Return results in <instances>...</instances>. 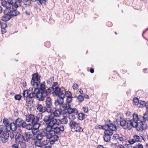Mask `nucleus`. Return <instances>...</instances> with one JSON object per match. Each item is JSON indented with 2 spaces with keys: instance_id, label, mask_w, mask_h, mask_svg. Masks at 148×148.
Masks as SVG:
<instances>
[{
  "instance_id": "16",
  "label": "nucleus",
  "mask_w": 148,
  "mask_h": 148,
  "mask_svg": "<svg viewBox=\"0 0 148 148\" xmlns=\"http://www.w3.org/2000/svg\"><path fill=\"white\" fill-rule=\"evenodd\" d=\"M24 141L25 142H28L33 139L32 134L29 132H25L23 133Z\"/></svg>"
},
{
  "instance_id": "31",
  "label": "nucleus",
  "mask_w": 148,
  "mask_h": 148,
  "mask_svg": "<svg viewBox=\"0 0 148 148\" xmlns=\"http://www.w3.org/2000/svg\"><path fill=\"white\" fill-rule=\"evenodd\" d=\"M130 121H132V122L133 123V124H134V122H137L139 121L140 120H139L138 115L137 114L134 113L133 114V119L132 120L131 119Z\"/></svg>"
},
{
  "instance_id": "45",
  "label": "nucleus",
  "mask_w": 148,
  "mask_h": 148,
  "mask_svg": "<svg viewBox=\"0 0 148 148\" xmlns=\"http://www.w3.org/2000/svg\"><path fill=\"white\" fill-rule=\"evenodd\" d=\"M22 96L19 95H17L15 96L14 98L16 100L19 101L21 99Z\"/></svg>"
},
{
  "instance_id": "7",
  "label": "nucleus",
  "mask_w": 148,
  "mask_h": 148,
  "mask_svg": "<svg viewBox=\"0 0 148 148\" xmlns=\"http://www.w3.org/2000/svg\"><path fill=\"white\" fill-rule=\"evenodd\" d=\"M132 121L126 120L125 119H121L120 121V125L123 129L131 130L133 127V124Z\"/></svg>"
},
{
  "instance_id": "9",
  "label": "nucleus",
  "mask_w": 148,
  "mask_h": 148,
  "mask_svg": "<svg viewBox=\"0 0 148 148\" xmlns=\"http://www.w3.org/2000/svg\"><path fill=\"white\" fill-rule=\"evenodd\" d=\"M71 105L69 103H66L63 105L62 108L63 110H67V112L69 114L74 113L77 115L78 113L77 110L75 108L71 107Z\"/></svg>"
},
{
  "instance_id": "60",
  "label": "nucleus",
  "mask_w": 148,
  "mask_h": 148,
  "mask_svg": "<svg viewBox=\"0 0 148 148\" xmlns=\"http://www.w3.org/2000/svg\"><path fill=\"white\" fill-rule=\"evenodd\" d=\"M12 148H18V147L16 144H14L12 146Z\"/></svg>"
},
{
  "instance_id": "42",
  "label": "nucleus",
  "mask_w": 148,
  "mask_h": 148,
  "mask_svg": "<svg viewBox=\"0 0 148 148\" xmlns=\"http://www.w3.org/2000/svg\"><path fill=\"white\" fill-rule=\"evenodd\" d=\"M23 96L25 97H29V95H28V92L27 90H25L23 91Z\"/></svg>"
},
{
  "instance_id": "39",
  "label": "nucleus",
  "mask_w": 148,
  "mask_h": 148,
  "mask_svg": "<svg viewBox=\"0 0 148 148\" xmlns=\"http://www.w3.org/2000/svg\"><path fill=\"white\" fill-rule=\"evenodd\" d=\"M143 121H145L148 120V112H146L144 114V116H143Z\"/></svg>"
},
{
  "instance_id": "41",
  "label": "nucleus",
  "mask_w": 148,
  "mask_h": 148,
  "mask_svg": "<svg viewBox=\"0 0 148 148\" xmlns=\"http://www.w3.org/2000/svg\"><path fill=\"white\" fill-rule=\"evenodd\" d=\"M19 144L22 148H26L27 147L26 143L23 141L20 142Z\"/></svg>"
},
{
  "instance_id": "32",
  "label": "nucleus",
  "mask_w": 148,
  "mask_h": 148,
  "mask_svg": "<svg viewBox=\"0 0 148 148\" xmlns=\"http://www.w3.org/2000/svg\"><path fill=\"white\" fill-rule=\"evenodd\" d=\"M10 127L11 130L13 131H15L16 130L17 126L14 122L10 123Z\"/></svg>"
},
{
  "instance_id": "22",
  "label": "nucleus",
  "mask_w": 148,
  "mask_h": 148,
  "mask_svg": "<svg viewBox=\"0 0 148 148\" xmlns=\"http://www.w3.org/2000/svg\"><path fill=\"white\" fill-rule=\"evenodd\" d=\"M37 110L40 112L43 113L45 111L49 112L48 109L46 107H43L40 104H38L36 107Z\"/></svg>"
},
{
  "instance_id": "35",
  "label": "nucleus",
  "mask_w": 148,
  "mask_h": 148,
  "mask_svg": "<svg viewBox=\"0 0 148 148\" xmlns=\"http://www.w3.org/2000/svg\"><path fill=\"white\" fill-rule=\"evenodd\" d=\"M85 118V115L83 113H79L78 114V118L79 120H82Z\"/></svg>"
},
{
  "instance_id": "50",
  "label": "nucleus",
  "mask_w": 148,
  "mask_h": 148,
  "mask_svg": "<svg viewBox=\"0 0 148 148\" xmlns=\"http://www.w3.org/2000/svg\"><path fill=\"white\" fill-rule=\"evenodd\" d=\"M57 83L56 82H54L53 83L52 87H51L52 88V90L53 89L54 90L55 87H57L58 86H56L57 84Z\"/></svg>"
},
{
  "instance_id": "49",
  "label": "nucleus",
  "mask_w": 148,
  "mask_h": 148,
  "mask_svg": "<svg viewBox=\"0 0 148 148\" xmlns=\"http://www.w3.org/2000/svg\"><path fill=\"white\" fill-rule=\"evenodd\" d=\"M106 124L105 125H104L103 126H102L101 125H99L97 126V127H98L99 129H105V128H107V129H108V127H104L106 125H108V124H106Z\"/></svg>"
},
{
  "instance_id": "1",
  "label": "nucleus",
  "mask_w": 148,
  "mask_h": 148,
  "mask_svg": "<svg viewBox=\"0 0 148 148\" xmlns=\"http://www.w3.org/2000/svg\"><path fill=\"white\" fill-rule=\"evenodd\" d=\"M45 82H43L42 83L40 82L36 83L35 86H33L34 88L33 92L29 94V97L30 98H34L39 100L45 90Z\"/></svg>"
},
{
  "instance_id": "3",
  "label": "nucleus",
  "mask_w": 148,
  "mask_h": 148,
  "mask_svg": "<svg viewBox=\"0 0 148 148\" xmlns=\"http://www.w3.org/2000/svg\"><path fill=\"white\" fill-rule=\"evenodd\" d=\"M9 137V133L7 131H5V129L3 128V125H0V138L2 143H5L8 140Z\"/></svg>"
},
{
  "instance_id": "63",
  "label": "nucleus",
  "mask_w": 148,
  "mask_h": 148,
  "mask_svg": "<svg viewBox=\"0 0 148 148\" xmlns=\"http://www.w3.org/2000/svg\"><path fill=\"white\" fill-rule=\"evenodd\" d=\"M25 13L27 15H30V12L29 11H25Z\"/></svg>"
},
{
  "instance_id": "4",
  "label": "nucleus",
  "mask_w": 148,
  "mask_h": 148,
  "mask_svg": "<svg viewBox=\"0 0 148 148\" xmlns=\"http://www.w3.org/2000/svg\"><path fill=\"white\" fill-rule=\"evenodd\" d=\"M8 6L10 8V11L16 13L17 15L19 14L20 12L16 10V9L20 6L18 5L16 0H8Z\"/></svg>"
},
{
  "instance_id": "5",
  "label": "nucleus",
  "mask_w": 148,
  "mask_h": 148,
  "mask_svg": "<svg viewBox=\"0 0 148 148\" xmlns=\"http://www.w3.org/2000/svg\"><path fill=\"white\" fill-rule=\"evenodd\" d=\"M46 138L49 139L51 144L52 145L55 142L59 139V136L57 135L54 134L53 130L48 131Z\"/></svg>"
},
{
  "instance_id": "33",
  "label": "nucleus",
  "mask_w": 148,
  "mask_h": 148,
  "mask_svg": "<svg viewBox=\"0 0 148 148\" xmlns=\"http://www.w3.org/2000/svg\"><path fill=\"white\" fill-rule=\"evenodd\" d=\"M58 120L60 121L61 123L64 124H66L68 121L67 118L65 116H64V118L61 119L60 120Z\"/></svg>"
},
{
  "instance_id": "48",
  "label": "nucleus",
  "mask_w": 148,
  "mask_h": 148,
  "mask_svg": "<svg viewBox=\"0 0 148 148\" xmlns=\"http://www.w3.org/2000/svg\"><path fill=\"white\" fill-rule=\"evenodd\" d=\"M72 97H67L66 99V103H71L72 101Z\"/></svg>"
},
{
  "instance_id": "19",
  "label": "nucleus",
  "mask_w": 148,
  "mask_h": 148,
  "mask_svg": "<svg viewBox=\"0 0 148 148\" xmlns=\"http://www.w3.org/2000/svg\"><path fill=\"white\" fill-rule=\"evenodd\" d=\"M58 120L56 119H54L53 116L52 119H51L49 123L47 124V126L48 127H50L52 128L55 125H59V123H58Z\"/></svg>"
},
{
  "instance_id": "26",
  "label": "nucleus",
  "mask_w": 148,
  "mask_h": 148,
  "mask_svg": "<svg viewBox=\"0 0 148 148\" xmlns=\"http://www.w3.org/2000/svg\"><path fill=\"white\" fill-rule=\"evenodd\" d=\"M1 3L3 7L5 8V10H6L7 9L8 10H10V8L8 6V1H6L5 0H2L1 2Z\"/></svg>"
},
{
  "instance_id": "51",
  "label": "nucleus",
  "mask_w": 148,
  "mask_h": 148,
  "mask_svg": "<svg viewBox=\"0 0 148 148\" xmlns=\"http://www.w3.org/2000/svg\"><path fill=\"white\" fill-rule=\"evenodd\" d=\"M69 118L71 119H74L75 118V114H71L69 115Z\"/></svg>"
},
{
  "instance_id": "15",
  "label": "nucleus",
  "mask_w": 148,
  "mask_h": 148,
  "mask_svg": "<svg viewBox=\"0 0 148 148\" xmlns=\"http://www.w3.org/2000/svg\"><path fill=\"white\" fill-rule=\"evenodd\" d=\"M14 122L17 125V127L25 128L26 125V122L19 118H17L15 120Z\"/></svg>"
},
{
  "instance_id": "47",
  "label": "nucleus",
  "mask_w": 148,
  "mask_h": 148,
  "mask_svg": "<svg viewBox=\"0 0 148 148\" xmlns=\"http://www.w3.org/2000/svg\"><path fill=\"white\" fill-rule=\"evenodd\" d=\"M1 29H5L7 27V25L6 23H1Z\"/></svg>"
},
{
  "instance_id": "62",
  "label": "nucleus",
  "mask_w": 148,
  "mask_h": 148,
  "mask_svg": "<svg viewBox=\"0 0 148 148\" xmlns=\"http://www.w3.org/2000/svg\"><path fill=\"white\" fill-rule=\"evenodd\" d=\"M90 72L91 73H94V70L92 68H91L90 69Z\"/></svg>"
},
{
  "instance_id": "29",
  "label": "nucleus",
  "mask_w": 148,
  "mask_h": 148,
  "mask_svg": "<svg viewBox=\"0 0 148 148\" xmlns=\"http://www.w3.org/2000/svg\"><path fill=\"white\" fill-rule=\"evenodd\" d=\"M39 121H36V122H35L34 123H33L32 124V127L33 131L36 130L37 131V130L40 127V124L38 123Z\"/></svg>"
},
{
  "instance_id": "52",
  "label": "nucleus",
  "mask_w": 148,
  "mask_h": 148,
  "mask_svg": "<svg viewBox=\"0 0 148 148\" xmlns=\"http://www.w3.org/2000/svg\"><path fill=\"white\" fill-rule=\"evenodd\" d=\"M83 109L84 112L87 113L88 111V108L87 106H85L83 107Z\"/></svg>"
},
{
  "instance_id": "6",
  "label": "nucleus",
  "mask_w": 148,
  "mask_h": 148,
  "mask_svg": "<svg viewBox=\"0 0 148 148\" xmlns=\"http://www.w3.org/2000/svg\"><path fill=\"white\" fill-rule=\"evenodd\" d=\"M4 15L1 17V20L5 22L9 21L11 18V16H14L18 15L14 12L8 10L7 9L4 10Z\"/></svg>"
},
{
  "instance_id": "21",
  "label": "nucleus",
  "mask_w": 148,
  "mask_h": 148,
  "mask_svg": "<svg viewBox=\"0 0 148 148\" xmlns=\"http://www.w3.org/2000/svg\"><path fill=\"white\" fill-rule=\"evenodd\" d=\"M45 104L46 106H47V108H48L49 109L48 112H51V107L52 105L51 103V98L49 97H48L47 98Z\"/></svg>"
},
{
  "instance_id": "43",
  "label": "nucleus",
  "mask_w": 148,
  "mask_h": 148,
  "mask_svg": "<svg viewBox=\"0 0 148 148\" xmlns=\"http://www.w3.org/2000/svg\"><path fill=\"white\" fill-rule=\"evenodd\" d=\"M64 94H65V96L66 95V97H71V93L69 91H65V92H64Z\"/></svg>"
},
{
  "instance_id": "64",
  "label": "nucleus",
  "mask_w": 148,
  "mask_h": 148,
  "mask_svg": "<svg viewBox=\"0 0 148 148\" xmlns=\"http://www.w3.org/2000/svg\"><path fill=\"white\" fill-rule=\"evenodd\" d=\"M119 148H126L124 146H123L121 145H119Z\"/></svg>"
},
{
  "instance_id": "18",
  "label": "nucleus",
  "mask_w": 148,
  "mask_h": 148,
  "mask_svg": "<svg viewBox=\"0 0 148 148\" xmlns=\"http://www.w3.org/2000/svg\"><path fill=\"white\" fill-rule=\"evenodd\" d=\"M64 130L63 126L61 125L59 127H56L53 128V130L54 132V134L57 135L58 136H61V132H63Z\"/></svg>"
},
{
  "instance_id": "37",
  "label": "nucleus",
  "mask_w": 148,
  "mask_h": 148,
  "mask_svg": "<svg viewBox=\"0 0 148 148\" xmlns=\"http://www.w3.org/2000/svg\"><path fill=\"white\" fill-rule=\"evenodd\" d=\"M77 99L79 104L81 103L84 100V99L83 97L80 95H79L77 97Z\"/></svg>"
},
{
  "instance_id": "2",
  "label": "nucleus",
  "mask_w": 148,
  "mask_h": 148,
  "mask_svg": "<svg viewBox=\"0 0 148 148\" xmlns=\"http://www.w3.org/2000/svg\"><path fill=\"white\" fill-rule=\"evenodd\" d=\"M107 127L108 129H105L104 132L103 138L104 141L108 142L111 140V136L113 134V132L116 131L117 130L116 125L112 123H110L108 125H106L104 127Z\"/></svg>"
},
{
  "instance_id": "14",
  "label": "nucleus",
  "mask_w": 148,
  "mask_h": 148,
  "mask_svg": "<svg viewBox=\"0 0 148 148\" xmlns=\"http://www.w3.org/2000/svg\"><path fill=\"white\" fill-rule=\"evenodd\" d=\"M53 90H52L51 88H48L46 90L44 91L43 94H41L42 95L40 98H39V101H43L44 100L45 98L48 95L51 94V92H52V93Z\"/></svg>"
},
{
  "instance_id": "44",
  "label": "nucleus",
  "mask_w": 148,
  "mask_h": 148,
  "mask_svg": "<svg viewBox=\"0 0 148 148\" xmlns=\"http://www.w3.org/2000/svg\"><path fill=\"white\" fill-rule=\"evenodd\" d=\"M36 145L39 147H41L42 145V143L40 141H36L35 143Z\"/></svg>"
},
{
  "instance_id": "46",
  "label": "nucleus",
  "mask_w": 148,
  "mask_h": 148,
  "mask_svg": "<svg viewBox=\"0 0 148 148\" xmlns=\"http://www.w3.org/2000/svg\"><path fill=\"white\" fill-rule=\"evenodd\" d=\"M3 123L5 126L8 125L9 124L8 119H4L3 120Z\"/></svg>"
},
{
  "instance_id": "53",
  "label": "nucleus",
  "mask_w": 148,
  "mask_h": 148,
  "mask_svg": "<svg viewBox=\"0 0 148 148\" xmlns=\"http://www.w3.org/2000/svg\"><path fill=\"white\" fill-rule=\"evenodd\" d=\"M139 103L140 105H141L143 107L145 106V105L146 104L145 101H143L140 100V101H139Z\"/></svg>"
},
{
  "instance_id": "25",
  "label": "nucleus",
  "mask_w": 148,
  "mask_h": 148,
  "mask_svg": "<svg viewBox=\"0 0 148 148\" xmlns=\"http://www.w3.org/2000/svg\"><path fill=\"white\" fill-rule=\"evenodd\" d=\"M53 114H51L50 115L45 116L43 118V120L47 125L51 119H52L53 116Z\"/></svg>"
},
{
  "instance_id": "61",
  "label": "nucleus",
  "mask_w": 148,
  "mask_h": 148,
  "mask_svg": "<svg viewBox=\"0 0 148 148\" xmlns=\"http://www.w3.org/2000/svg\"><path fill=\"white\" fill-rule=\"evenodd\" d=\"M145 106L146 107V108L148 111V101H147L146 103H145Z\"/></svg>"
},
{
  "instance_id": "40",
  "label": "nucleus",
  "mask_w": 148,
  "mask_h": 148,
  "mask_svg": "<svg viewBox=\"0 0 148 148\" xmlns=\"http://www.w3.org/2000/svg\"><path fill=\"white\" fill-rule=\"evenodd\" d=\"M133 101L134 104L136 106L138 105L140 101L138 98L136 97L133 99Z\"/></svg>"
},
{
  "instance_id": "58",
  "label": "nucleus",
  "mask_w": 148,
  "mask_h": 148,
  "mask_svg": "<svg viewBox=\"0 0 148 148\" xmlns=\"http://www.w3.org/2000/svg\"><path fill=\"white\" fill-rule=\"evenodd\" d=\"M54 77H52L51 78H50L49 79V80L47 81L48 83H50V82H52L54 80Z\"/></svg>"
},
{
  "instance_id": "23",
  "label": "nucleus",
  "mask_w": 148,
  "mask_h": 148,
  "mask_svg": "<svg viewBox=\"0 0 148 148\" xmlns=\"http://www.w3.org/2000/svg\"><path fill=\"white\" fill-rule=\"evenodd\" d=\"M16 143V144H19L20 142L24 140L23 133L22 134H19L16 135L15 136Z\"/></svg>"
},
{
  "instance_id": "13",
  "label": "nucleus",
  "mask_w": 148,
  "mask_h": 148,
  "mask_svg": "<svg viewBox=\"0 0 148 148\" xmlns=\"http://www.w3.org/2000/svg\"><path fill=\"white\" fill-rule=\"evenodd\" d=\"M32 76L31 84L33 86H35L36 83L40 82V76L39 75L38 73H35L32 74Z\"/></svg>"
},
{
  "instance_id": "8",
  "label": "nucleus",
  "mask_w": 148,
  "mask_h": 148,
  "mask_svg": "<svg viewBox=\"0 0 148 148\" xmlns=\"http://www.w3.org/2000/svg\"><path fill=\"white\" fill-rule=\"evenodd\" d=\"M133 127L136 128L137 130L143 131L146 130L147 128V124L145 121H142L140 120L137 122H134Z\"/></svg>"
},
{
  "instance_id": "38",
  "label": "nucleus",
  "mask_w": 148,
  "mask_h": 148,
  "mask_svg": "<svg viewBox=\"0 0 148 148\" xmlns=\"http://www.w3.org/2000/svg\"><path fill=\"white\" fill-rule=\"evenodd\" d=\"M3 128L5 129V131H7L8 132L11 130V128L10 127V124L9 125H8L5 126L3 125Z\"/></svg>"
},
{
  "instance_id": "24",
  "label": "nucleus",
  "mask_w": 148,
  "mask_h": 148,
  "mask_svg": "<svg viewBox=\"0 0 148 148\" xmlns=\"http://www.w3.org/2000/svg\"><path fill=\"white\" fill-rule=\"evenodd\" d=\"M79 125L75 121L73 120H71L69 124V126L72 130H73Z\"/></svg>"
},
{
  "instance_id": "54",
  "label": "nucleus",
  "mask_w": 148,
  "mask_h": 148,
  "mask_svg": "<svg viewBox=\"0 0 148 148\" xmlns=\"http://www.w3.org/2000/svg\"><path fill=\"white\" fill-rule=\"evenodd\" d=\"M134 138H133L131 140H128V142L130 144H133L134 143L136 142L135 141H134Z\"/></svg>"
},
{
  "instance_id": "30",
  "label": "nucleus",
  "mask_w": 148,
  "mask_h": 148,
  "mask_svg": "<svg viewBox=\"0 0 148 148\" xmlns=\"http://www.w3.org/2000/svg\"><path fill=\"white\" fill-rule=\"evenodd\" d=\"M25 128L28 130H32V132L33 134H35L37 133L38 131H36V132H34L33 130L32 125L30 124H27L26 123V125L25 126Z\"/></svg>"
},
{
  "instance_id": "36",
  "label": "nucleus",
  "mask_w": 148,
  "mask_h": 148,
  "mask_svg": "<svg viewBox=\"0 0 148 148\" xmlns=\"http://www.w3.org/2000/svg\"><path fill=\"white\" fill-rule=\"evenodd\" d=\"M74 131L76 132H82L83 131V129L80 127L79 125H78L73 130Z\"/></svg>"
},
{
  "instance_id": "12",
  "label": "nucleus",
  "mask_w": 148,
  "mask_h": 148,
  "mask_svg": "<svg viewBox=\"0 0 148 148\" xmlns=\"http://www.w3.org/2000/svg\"><path fill=\"white\" fill-rule=\"evenodd\" d=\"M48 131L46 129L40 130L36 136V138L39 140H41L43 137H47Z\"/></svg>"
},
{
  "instance_id": "56",
  "label": "nucleus",
  "mask_w": 148,
  "mask_h": 148,
  "mask_svg": "<svg viewBox=\"0 0 148 148\" xmlns=\"http://www.w3.org/2000/svg\"><path fill=\"white\" fill-rule=\"evenodd\" d=\"M44 44H45V46L46 47H49L50 46V42L49 41H47V42H45Z\"/></svg>"
},
{
  "instance_id": "17",
  "label": "nucleus",
  "mask_w": 148,
  "mask_h": 148,
  "mask_svg": "<svg viewBox=\"0 0 148 148\" xmlns=\"http://www.w3.org/2000/svg\"><path fill=\"white\" fill-rule=\"evenodd\" d=\"M53 92H52V93L54 92L55 94L56 95L58 96V97H59L60 95H61V94L63 93L64 95H65L64 92H65V89L63 88H60L58 87H55L54 90L53 89Z\"/></svg>"
},
{
  "instance_id": "59",
  "label": "nucleus",
  "mask_w": 148,
  "mask_h": 148,
  "mask_svg": "<svg viewBox=\"0 0 148 148\" xmlns=\"http://www.w3.org/2000/svg\"><path fill=\"white\" fill-rule=\"evenodd\" d=\"M1 32L2 34H3L6 32V30L5 29H1Z\"/></svg>"
},
{
  "instance_id": "57",
  "label": "nucleus",
  "mask_w": 148,
  "mask_h": 148,
  "mask_svg": "<svg viewBox=\"0 0 148 148\" xmlns=\"http://www.w3.org/2000/svg\"><path fill=\"white\" fill-rule=\"evenodd\" d=\"M78 85L77 84L75 83L73 85L72 88L74 89H77L78 88Z\"/></svg>"
},
{
  "instance_id": "55",
  "label": "nucleus",
  "mask_w": 148,
  "mask_h": 148,
  "mask_svg": "<svg viewBox=\"0 0 148 148\" xmlns=\"http://www.w3.org/2000/svg\"><path fill=\"white\" fill-rule=\"evenodd\" d=\"M134 148H143V145L140 144H138L136 147H134Z\"/></svg>"
},
{
  "instance_id": "11",
  "label": "nucleus",
  "mask_w": 148,
  "mask_h": 148,
  "mask_svg": "<svg viewBox=\"0 0 148 148\" xmlns=\"http://www.w3.org/2000/svg\"><path fill=\"white\" fill-rule=\"evenodd\" d=\"M40 118L37 116H35L33 114H30L27 115L26 117V121L28 122H31L32 124L34 123L36 121H39Z\"/></svg>"
},
{
  "instance_id": "28",
  "label": "nucleus",
  "mask_w": 148,
  "mask_h": 148,
  "mask_svg": "<svg viewBox=\"0 0 148 148\" xmlns=\"http://www.w3.org/2000/svg\"><path fill=\"white\" fill-rule=\"evenodd\" d=\"M62 109H59L58 110H55L54 112H52L53 115L55 117H58L62 113V111L63 110Z\"/></svg>"
},
{
  "instance_id": "10",
  "label": "nucleus",
  "mask_w": 148,
  "mask_h": 148,
  "mask_svg": "<svg viewBox=\"0 0 148 148\" xmlns=\"http://www.w3.org/2000/svg\"><path fill=\"white\" fill-rule=\"evenodd\" d=\"M65 97V95H64L63 93L61 94V95H60L59 97L57 99L55 100L54 102V104L56 107L59 106L60 109H62V106L63 104L64 101L63 99Z\"/></svg>"
},
{
  "instance_id": "20",
  "label": "nucleus",
  "mask_w": 148,
  "mask_h": 148,
  "mask_svg": "<svg viewBox=\"0 0 148 148\" xmlns=\"http://www.w3.org/2000/svg\"><path fill=\"white\" fill-rule=\"evenodd\" d=\"M17 3L19 6H21L22 5V3L26 6V7H29L31 4V2L30 0H16Z\"/></svg>"
},
{
  "instance_id": "27",
  "label": "nucleus",
  "mask_w": 148,
  "mask_h": 148,
  "mask_svg": "<svg viewBox=\"0 0 148 148\" xmlns=\"http://www.w3.org/2000/svg\"><path fill=\"white\" fill-rule=\"evenodd\" d=\"M112 139L114 140H119L120 141H123V138L122 137H120L118 134H115L112 137Z\"/></svg>"
},
{
  "instance_id": "34",
  "label": "nucleus",
  "mask_w": 148,
  "mask_h": 148,
  "mask_svg": "<svg viewBox=\"0 0 148 148\" xmlns=\"http://www.w3.org/2000/svg\"><path fill=\"white\" fill-rule=\"evenodd\" d=\"M133 138L134 139V141L135 142H141L142 141V139L140 137L136 135H135L133 136Z\"/></svg>"
}]
</instances>
